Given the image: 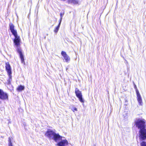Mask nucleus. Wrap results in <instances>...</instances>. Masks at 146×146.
Wrapping results in <instances>:
<instances>
[{"mask_svg":"<svg viewBox=\"0 0 146 146\" xmlns=\"http://www.w3.org/2000/svg\"><path fill=\"white\" fill-rule=\"evenodd\" d=\"M10 29L14 35L15 38L14 40V42L17 48V51L19 53L21 62L22 63H25L23 55L22 52V50L20 47V39L19 37L17 35L16 31L14 29V26L12 23H10L9 25Z\"/></svg>","mask_w":146,"mask_h":146,"instance_id":"f257e3e1","label":"nucleus"},{"mask_svg":"<svg viewBox=\"0 0 146 146\" xmlns=\"http://www.w3.org/2000/svg\"><path fill=\"white\" fill-rule=\"evenodd\" d=\"M136 126L139 129V135L141 139H146V126L145 121L143 119H139L135 121Z\"/></svg>","mask_w":146,"mask_h":146,"instance_id":"f03ea898","label":"nucleus"},{"mask_svg":"<svg viewBox=\"0 0 146 146\" xmlns=\"http://www.w3.org/2000/svg\"><path fill=\"white\" fill-rule=\"evenodd\" d=\"M45 136L50 139H53L56 142L61 139L62 137L50 129H48L45 134Z\"/></svg>","mask_w":146,"mask_h":146,"instance_id":"7ed1b4c3","label":"nucleus"},{"mask_svg":"<svg viewBox=\"0 0 146 146\" xmlns=\"http://www.w3.org/2000/svg\"><path fill=\"white\" fill-rule=\"evenodd\" d=\"M75 93L77 97L78 98L80 101L82 103H84V100L82 98L81 92L76 88L75 90Z\"/></svg>","mask_w":146,"mask_h":146,"instance_id":"20e7f679","label":"nucleus"},{"mask_svg":"<svg viewBox=\"0 0 146 146\" xmlns=\"http://www.w3.org/2000/svg\"><path fill=\"white\" fill-rule=\"evenodd\" d=\"M8 99L7 94L3 92L2 90L0 89V99L2 100H6Z\"/></svg>","mask_w":146,"mask_h":146,"instance_id":"39448f33","label":"nucleus"},{"mask_svg":"<svg viewBox=\"0 0 146 146\" xmlns=\"http://www.w3.org/2000/svg\"><path fill=\"white\" fill-rule=\"evenodd\" d=\"M5 64L6 70L7 71L8 75L9 76L10 78H11V66L8 62H6Z\"/></svg>","mask_w":146,"mask_h":146,"instance_id":"423d86ee","label":"nucleus"},{"mask_svg":"<svg viewBox=\"0 0 146 146\" xmlns=\"http://www.w3.org/2000/svg\"><path fill=\"white\" fill-rule=\"evenodd\" d=\"M61 54L64 57L65 62H69L70 60V58L69 56L64 51H62L61 52Z\"/></svg>","mask_w":146,"mask_h":146,"instance_id":"0eeeda50","label":"nucleus"},{"mask_svg":"<svg viewBox=\"0 0 146 146\" xmlns=\"http://www.w3.org/2000/svg\"><path fill=\"white\" fill-rule=\"evenodd\" d=\"M136 92L137 96V99L139 104L140 105H142V101L141 95L138 90H136Z\"/></svg>","mask_w":146,"mask_h":146,"instance_id":"6e6552de","label":"nucleus"},{"mask_svg":"<svg viewBox=\"0 0 146 146\" xmlns=\"http://www.w3.org/2000/svg\"><path fill=\"white\" fill-rule=\"evenodd\" d=\"M68 141L66 140H64L58 143L57 145L58 146H64L65 145H67Z\"/></svg>","mask_w":146,"mask_h":146,"instance_id":"1a4fd4ad","label":"nucleus"},{"mask_svg":"<svg viewBox=\"0 0 146 146\" xmlns=\"http://www.w3.org/2000/svg\"><path fill=\"white\" fill-rule=\"evenodd\" d=\"M68 2L69 3L74 4H77L78 3V1L77 0H69Z\"/></svg>","mask_w":146,"mask_h":146,"instance_id":"9d476101","label":"nucleus"},{"mask_svg":"<svg viewBox=\"0 0 146 146\" xmlns=\"http://www.w3.org/2000/svg\"><path fill=\"white\" fill-rule=\"evenodd\" d=\"M61 23H60V22H59V24L58 25V26L56 27V28L54 29V31L55 33H57L58 32V31L59 30V27H60Z\"/></svg>","mask_w":146,"mask_h":146,"instance_id":"9b49d317","label":"nucleus"},{"mask_svg":"<svg viewBox=\"0 0 146 146\" xmlns=\"http://www.w3.org/2000/svg\"><path fill=\"white\" fill-rule=\"evenodd\" d=\"M24 87L22 85H20L17 88V90L19 91H20L24 90Z\"/></svg>","mask_w":146,"mask_h":146,"instance_id":"f8f14e48","label":"nucleus"},{"mask_svg":"<svg viewBox=\"0 0 146 146\" xmlns=\"http://www.w3.org/2000/svg\"><path fill=\"white\" fill-rule=\"evenodd\" d=\"M8 146H13L12 143L11 141V139L10 137L8 138Z\"/></svg>","mask_w":146,"mask_h":146,"instance_id":"ddd939ff","label":"nucleus"},{"mask_svg":"<svg viewBox=\"0 0 146 146\" xmlns=\"http://www.w3.org/2000/svg\"><path fill=\"white\" fill-rule=\"evenodd\" d=\"M64 15V13H61L60 14V20L59 22H60V23H61V21H62V17H63Z\"/></svg>","mask_w":146,"mask_h":146,"instance_id":"4468645a","label":"nucleus"},{"mask_svg":"<svg viewBox=\"0 0 146 146\" xmlns=\"http://www.w3.org/2000/svg\"><path fill=\"white\" fill-rule=\"evenodd\" d=\"M71 110L73 111L74 112V111H77V108L74 107H72L71 108Z\"/></svg>","mask_w":146,"mask_h":146,"instance_id":"2eb2a0df","label":"nucleus"},{"mask_svg":"<svg viewBox=\"0 0 146 146\" xmlns=\"http://www.w3.org/2000/svg\"><path fill=\"white\" fill-rule=\"evenodd\" d=\"M141 146H146V142L143 141L141 143Z\"/></svg>","mask_w":146,"mask_h":146,"instance_id":"dca6fc26","label":"nucleus"}]
</instances>
